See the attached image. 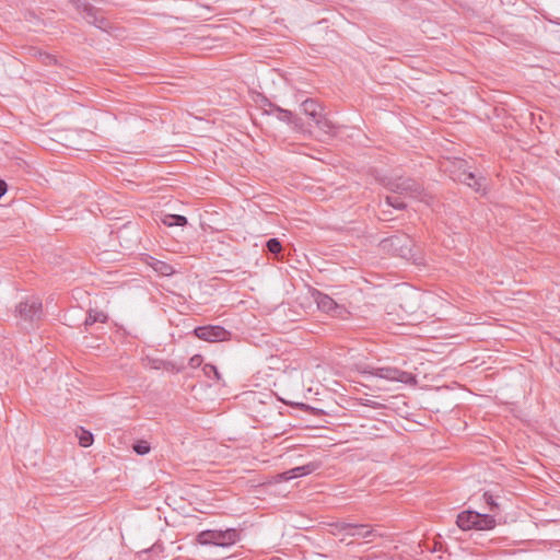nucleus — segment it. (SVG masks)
<instances>
[{"instance_id":"obj_1","label":"nucleus","mask_w":560,"mask_h":560,"mask_svg":"<svg viewBox=\"0 0 560 560\" xmlns=\"http://www.w3.org/2000/svg\"><path fill=\"white\" fill-rule=\"evenodd\" d=\"M386 187L388 190L396 195H400L404 197H410L415 199H421L422 201L429 203L427 199V195L423 191V188L420 183L416 182L409 177H398L394 179H389L386 183Z\"/></svg>"},{"instance_id":"obj_2","label":"nucleus","mask_w":560,"mask_h":560,"mask_svg":"<svg viewBox=\"0 0 560 560\" xmlns=\"http://www.w3.org/2000/svg\"><path fill=\"white\" fill-rule=\"evenodd\" d=\"M240 539V534L235 528L224 530L207 529L198 534L197 540L201 545H214L228 547L234 545Z\"/></svg>"},{"instance_id":"obj_3","label":"nucleus","mask_w":560,"mask_h":560,"mask_svg":"<svg viewBox=\"0 0 560 560\" xmlns=\"http://www.w3.org/2000/svg\"><path fill=\"white\" fill-rule=\"evenodd\" d=\"M382 247L390 250L394 255L409 258L412 256V241L408 235L399 234L384 238L381 243Z\"/></svg>"},{"instance_id":"obj_4","label":"nucleus","mask_w":560,"mask_h":560,"mask_svg":"<svg viewBox=\"0 0 560 560\" xmlns=\"http://www.w3.org/2000/svg\"><path fill=\"white\" fill-rule=\"evenodd\" d=\"M16 314L21 319L28 323L40 319L43 314L42 301L35 296L25 299L16 306Z\"/></svg>"},{"instance_id":"obj_5","label":"nucleus","mask_w":560,"mask_h":560,"mask_svg":"<svg viewBox=\"0 0 560 560\" xmlns=\"http://www.w3.org/2000/svg\"><path fill=\"white\" fill-rule=\"evenodd\" d=\"M368 373L390 382H399L404 384L416 382L415 376L411 373L392 366L375 368L368 371Z\"/></svg>"},{"instance_id":"obj_6","label":"nucleus","mask_w":560,"mask_h":560,"mask_svg":"<svg viewBox=\"0 0 560 560\" xmlns=\"http://www.w3.org/2000/svg\"><path fill=\"white\" fill-rule=\"evenodd\" d=\"M314 298L317 307L322 312H325L334 317L339 318H346V316L348 315L347 308L343 305H340L337 302H335V300L331 299L329 295L317 291L314 294Z\"/></svg>"},{"instance_id":"obj_7","label":"nucleus","mask_w":560,"mask_h":560,"mask_svg":"<svg viewBox=\"0 0 560 560\" xmlns=\"http://www.w3.org/2000/svg\"><path fill=\"white\" fill-rule=\"evenodd\" d=\"M195 335L201 340L217 342L225 340L230 332L221 326H202L195 329Z\"/></svg>"},{"instance_id":"obj_8","label":"nucleus","mask_w":560,"mask_h":560,"mask_svg":"<svg viewBox=\"0 0 560 560\" xmlns=\"http://www.w3.org/2000/svg\"><path fill=\"white\" fill-rule=\"evenodd\" d=\"M345 528H348L347 537L351 538H363L372 541L375 537L381 536V534L368 524L348 523V526Z\"/></svg>"},{"instance_id":"obj_9","label":"nucleus","mask_w":560,"mask_h":560,"mask_svg":"<svg viewBox=\"0 0 560 560\" xmlns=\"http://www.w3.org/2000/svg\"><path fill=\"white\" fill-rule=\"evenodd\" d=\"M318 467L319 465L317 463H308L283 471L277 475L276 478L278 481H289L298 477L310 475L314 472Z\"/></svg>"},{"instance_id":"obj_10","label":"nucleus","mask_w":560,"mask_h":560,"mask_svg":"<svg viewBox=\"0 0 560 560\" xmlns=\"http://www.w3.org/2000/svg\"><path fill=\"white\" fill-rule=\"evenodd\" d=\"M270 107L271 109L269 114H275L279 120L293 125L296 129L302 127L301 118L295 117L291 110L281 108L273 104H270Z\"/></svg>"},{"instance_id":"obj_11","label":"nucleus","mask_w":560,"mask_h":560,"mask_svg":"<svg viewBox=\"0 0 560 560\" xmlns=\"http://www.w3.org/2000/svg\"><path fill=\"white\" fill-rule=\"evenodd\" d=\"M303 113L308 116L313 121L319 119L323 114V107L313 98H307L301 104Z\"/></svg>"},{"instance_id":"obj_12","label":"nucleus","mask_w":560,"mask_h":560,"mask_svg":"<svg viewBox=\"0 0 560 560\" xmlns=\"http://www.w3.org/2000/svg\"><path fill=\"white\" fill-rule=\"evenodd\" d=\"M147 264L159 275L168 277L175 272V269L167 262L159 260L154 257L149 256Z\"/></svg>"},{"instance_id":"obj_13","label":"nucleus","mask_w":560,"mask_h":560,"mask_svg":"<svg viewBox=\"0 0 560 560\" xmlns=\"http://www.w3.org/2000/svg\"><path fill=\"white\" fill-rule=\"evenodd\" d=\"M476 525L474 529L477 530H489L493 529L497 526V521L494 518V515L486 514V513H478L476 512Z\"/></svg>"},{"instance_id":"obj_14","label":"nucleus","mask_w":560,"mask_h":560,"mask_svg":"<svg viewBox=\"0 0 560 560\" xmlns=\"http://www.w3.org/2000/svg\"><path fill=\"white\" fill-rule=\"evenodd\" d=\"M476 517L475 511H464L457 515L456 524L463 530L474 529L476 525Z\"/></svg>"},{"instance_id":"obj_15","label":"nucleus","mask_w":560,"mask_h":560,"mask_svg":"<svg viewBox=\"0 0 560 560\" xmlns=\"http://www.w3.org/2000/svg\"><path fill=\"white\" fill-rule=\"evenodd\" d=\"M457 180L471 187L475 191L479 192L482 190L483 185L480 179L471 172L464 170L458 174Z\"/></svg>"},{"instance_id":"obj_16","label":"nucleus","mask_w":560,"mask_h":560,"mask_svg":"<svg viewBox=\"0 0 560 560\" xmlns=\"http://www.w3.org/2000/svg\"><path fill=\"white\" fill-rule=\"evenodd\" d=\"M318 118L319 119L314 121L318 129L329 137L336 136L338 129L337 125L324 114Z\"/></svg>"},{"instance_id":"obj_17","label":"nucleus","mask_w":560,"mask_h":560,"mask_svg":"<svg viewBox=\"0 0 560 560\" xmlns=\"http://www.w3.org/2000/svg\"><path fill=\"white\" fill-rule=\"evenodd\" d=\"M84 19L88 21V23L95 25L96 27L101 30H106L108 25V21L103 16H97L96 12L93 8H86Z\"/></svg>"},{"instance_id":"obj_18","label":"nucleus","mask_w":560,"mask_h":560,"mask_svg":"<svg viewBox=\"0 0 560 560\" xmlns=\"http://www.w3.org/2000/svg\"><path fill=\"white\" fill-rule=\"evenodd\" d=\"M161 222L166 226H184L187 224V218L180 214H164Z\"/></svg>"},{"instance_id":"obj_19","label":"nucleus","mask_w":560,"mask_h":560,"mask_svg":"<svg viewBox=\"0 0 560 560\" xmlns=\"http://www.w3.org/2000/svg\"><path fill=\"white\" fill-rule=\"evenodd\" d=\"M107 320V314L102 311L91 310L84 320L85 326H91L95 323H105Z\"/></svg>"},{"instance_id":"obj_20","label":"nucleus","mask_w":560,"mask_h":560,"mask_svg":"<svg viewBox=\"0 0 560 560\" xmlns=\"http://www.w3.org/2000/svg\"><path fill=\"white\" fill-rule=\"evenodd\" d=\"M330 533L335 536H340V540L345 541L347 539L348 528H343L348 526V522H338L330 524Z\"/></svg>"},{"instance_id":"obj_21","label":"nucleus","mask_w":560,"mask_h":560,"mask_svg":"<svg viewBox=\"0 0 560 560\" xmlns=\"http://www.w3.org/2000/svg\"><path fill=\"white\" fill-rule=\"evenodd\" d=\"M386 203L396 209H405L406 208V203L402 199V196H400V195L387 196Z\"/></svg>"},{"instance_id":"obj_22","label":"nucleus","mask_w":560,"mask_h":560,"mask_svg":"<svg viewBox=\"0 0 560 560\" xmlns=\"http://www.w3.org/2000/svg\"><path fill=\"white\" fill-rule=\"evenodd\" d=\"M483 499L486 503L489 505V510L492 513L491 515H495L500 511V504L494 500L493 495L489 492L483 493Z\"/></svg>"},{"instance_id":"obj_23","label":"nucleus","mask_w":560,"mask_h":560,"mask_svg":"<svg viewBox=\"0 0 560 560\" xmlns=\"http://www.w3.org/2000/svg\"><path fill=\"white\" fill-rule=\"evenodd\" d=\"M132 448L138 455H145L151 450L150 444L147 441H138L133 444Z\"/></svg>"},{"instance_id":"obj_24","label":"nucleus","mask_w":560,"mask_h":560,"mask_svg":"<svg viewBox=\"0 0 560 560\" xmlns=\"http://www.w3.org/2000/svg\"><path fill=\"white\" fill-rule=\"evenodd\" d=\"M79 443L83 447H88L93 443V435L91 432L81 430V434L79 435Z\"/></svg>"},{"instance_id":"obj_25","label":"nucleus","mask_w":560,"mask_h":560,"mask_svg":"<svg viewBox=\"0 0 560 560\" xmlns=\"http://www.w3.org/2000/svg\"><path fill=\"white\" fill-rule=\"evenodd\" d=\"M268 250L272 254H278L280 253L282 246L280 244V242L277 240V238H270L267 241V244H266Z\"/></svg>"},{"instance_id":"obj_26","label":"nucleus","mask_w":560,"mask_h":560,"mask_svg":"<svg viewBox=\"0 0 560 560\" xmlns=\"http://www.w3.org/2000/svg\"><path fill=\"white\" fill-rule=\"evenodd\" d=\"M203 371H205V374H206L207 376H209V377H210V374H213V376H214V377H215V380H218V381H219V380H220V377H221V375H220V373H219L218 369H217L214 365H212V364H206V365L203 366Z\"/></svg>"},{"instance_id":"obj_27","label":"nucleus","mask_w":560,"mask_h":560,"mask_svg":"<svg viewBox=\"0 0 560 560\" xmlns=\"http://www.w3.org/2000/svg\"><path fill=\"white\" fill-rule=\"evenodd\" d=\"M201 363H202V357L199 354L191 357L189 360V366L192 369L200 366Z\"/></svg>"},{"instance_id":"obj_28","label":"nucleus","mask_w":560,"mask_h":560,"mask_svg":"<svg viewBox=\"0 0 560 560\" xmlns=\"http://www.w3.org/2000/svg\"><path fill=\"white\" fill-rule=\"evenodd\" d=\"M7 191V184L4 180L0 179V198L4 195Z\"/></svg>"}]
</instances>
